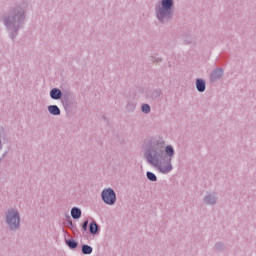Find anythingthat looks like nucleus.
Here are the masks:
<instances>
[{"label": "nucleus", "mask_w": 256, "mask_h": 256, "mask_svg": "<svg viewBox=\"0 0 256 256\" xmlns=\"http://www.w3.org/2000/svg\"><path fill=\"white\" fill-rule=\"evenodd\" d=\"M158 169L161 173H170V171L173 169V166L171 165V158L165 162H160Z\"/></svg>", "instance_id": "4"}, {"label": "nucleus", "mask_w": 256, "mask_h": 256, "mask_svg": "<svg viewBox=\"0 0 256 256\" xmlns=\"http://www.w3.org/2000/svg\"><path fill=\"white\" fill-rule=\"evenodd\" d=\"M147 178L150 180V181H157V176H155L153 174V172H147Z\"/></svg>", "instance_id": "13"}, {"label": "nucleus", "mask_w": 256, "mask_h": 256, "mask_svg": "<svg viewBox=\"0 0 256 256\" xmlns=\"http://www.w3.org/2000/svg\"><path fill=\"white\" fill-rule=\"evenodd\" d=\"M196 89L200 91V93H203V91H205V81L198 79L196 81Z\"/></svg>", "instance_id": "6"}, {"label": "nucleus", "mask_w": 256, "mask_h": 256, "mask_svg": "<svg viewBox=\"0 0 256 256\" xmlns=\"http://www.w3.org/2000/svg\"><path fill=\"white\" fill-rule=\"evenodd\" d=\"M99 227L97 226V223L92 222L90 224V233H92L93 235H95V233H97Z\"/></svg>", "instance_id": "10"}, {"label": "nucleus", "mask_w": 256, "mask_h": 256, "mask_svg": "<svg viewBox=\"0 0 256 256\" xmlns=\"http://www.w3.org/2000/svg\"><path fill=\"white\" fill-rule=\"evenodd\" d=\"M166 153H167V155H169V157H173L175 151L173 150L172 146H167L166 147Z\"/></svg>", "instance_id": "11"}, {"label": "nucleus", "mask_w": 256, "mask_h": 256, "mask_svg": "<svg viewBox=\"0 0 256 256\" xmlns=\"http://www.w3.org/2000/svg\"><path fill=\"white\" fill-rule=\"evenodd\" d=\"M142 111H143V113H149V111H151V107H149V105H147V104H144L142 106Z\"/></svg>", "instance_id": "14"}, {"label": "nucleus", "mask_w": 256, "mask_h": 256, "mask_svg": "<svg viewBox=\"0 0 256 256\" xmlns=\"http://www.w3.org/2000/svg\"><path fill=\"white\" fill-rule=\"evenodd\" d=\"M82 253H84V255H91V253H93V248L89 245H83Z\"/></svg>", "instance_id": "9"}, {"label": "nucleus", "mask_w": 256, "mask_h": 256, "mask_svg": "<svg viewBox=\"0 0 256 256\" xmlns=\"http://www.w3.org/2000/svg\"><path fill=\"white\" fill-rule=\"evenodd\" d=\"M102 199L107 205H113L116 201L115 192L112 189H107L102 192Z\"/></svg>", "instance_id": "3"}, {"label": "nucleus", "mask_w": 256, "mask_h": 256, "mask_svg": "<svg viewBox=\"0 0 256 256\" xmlns=\"http://www.w3.org/2000/svg\"><path fill=\"white\" fill-rule=\"evenodd\" d=\"M150 163H155V160H153V158H148Z\"/></svg>", "instance_id": "16"}, {"label": "nucleus", "mask_w": 256, "mask_h": 256, "mask_svg": "<svg viewBox=\"0 0 256 256\" xmlns=\"http://www.w3.org/2000/svg\"><path fill=\"white\" fill-rule=\"evenodd\" d=\"M6 221L10 229H17L20 223L19 212L15 210H9L6 215Z\"/></svg>", "instance_id": "2"}, {"label": "nucleus", "mask_w": 256, "mask_h": 256, "mask_svg": "<svg viewBox=\"0 0 256 256\" xmlns=\"http://www.w3.org/2000/svg\"><path fill=\"white\" fill-rule=\"evenodd\" d=\"M171 7H173V0H162V8L159 7L157 10L158 19L161 20L171 15Z\"/></svg>", "instance_id": "1"}, {"label": "nucleus", "mask_w": 256, "mask_h": 256, "mask_svg": "<svg viewBox=\"0 0 256 256\" xmlns=\"http://www.w3.org/2000/svg\"><path fill=\"white\" fill-rule=\"evenodd\" d=\"M87 225H89V221H85L84 224L82 225L83 231H87Z\"/></svg>", "instance_id": "15"}, {"label": "nucleus", "mask_w": 256, "mask_h": 256, "mask_svg": "<svg viewBox=\"0 0 256 256\" xmlns=\"http://www.w3.org/2000/svg\"><path fill=\"white\" fill-rule=\"evenodd\" d=\"M48 111L52 115H61V110L59 109V107H57L55 105L49 106Z\"/></svg>", "instance_id": "7"}, {"label": "nucleus", "mask_w": 256, "mask_h": 256, "mask_svg": "<svg viewBox=\"0 0 256 256\" xmlns=\"http://www.w3.org/2000/svg\"><path fill=\"white\" fill-rule=\"evenodd\" d=\"M67 245H68V247H70V249H75V248H77V242H75V240H69V241H67Z\"/></svg>", "instance_id": "12"}, {"label": "nucleus", "mask_w": 256, "mask_h": 256, "mask_svg": "<svg viewBox=\"0 0 256 256\" xmlns=\"http://www.w3.org/2000/svg\"><path fill=\"white\" fill-rule=\"evenodd\" d=\"M50 96L52 99H61V90L54 88L50 91Z\"/></svg>", "instance_id": "5"}, {"label": "nucleus", "mask_w": 256, "mask_h": 256, "mask_svg": "<svg viewBox=\"0 0 256 256\" xmlns=\"http://www.w3.org/2000/svg\"><path fill=\"white\" fill-rule=\"evenodd\" d=\"M71 215L73 219H79L81 217V210L79 208H72Z\"/></svg>", "instance_id": "8"}]
</instances>
